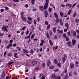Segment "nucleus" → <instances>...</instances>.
Returning <instances> with one entry per match:
<instances>
[{
    "label": "nucleus",
    "mask_w": 79,
    "mask_h": 79,
    "mask_svg": "<svg viewBox=\"0 0 79 79\" xmlns=\"http://www.w3.org/2000/svg\"><path fill=\"white\" fill-rule=\"evenodd\" d=\"M27 19L28 20H27V23L29 24H32V19L30 16L27 17Z\"/></svg>",
    "instance_id": "1"
},
{
    "label": "nucleus",
    "mask_w": 79,
    "mask_h": 79,
    "mask_svg": "<svg viewBox=\"0 0 79 79\" xmlns=\"http://www.w3.org/2000/svg\"><path fill=\"white\" fill-rule=\"evenodd\" d=\"M8 26L7 25L6 26H5V25H3L2 27V31H6V29H8Z\"/></svg>",
    "instance_id": "2"
},
{
    "label": "nucleus",
    "mask_w": 79,
    "mask_h": 79,
    "mask_svg": "<svg viewBox=\"0 0 79 79\" xmlns=\"http://www.w3.org/2000/svg\"><path fill=\"white\" fill-rule=\"evenodd\" d=\"M50 59H48L47 62V65L48 67H49L51 64V61Z\"/></svg>",
    "instance_id": "3"
},
{
    "label": "nucleus",
    "mask_w": 79,
    "mask_h": 79,
    "mask_svg": "<svg viewBox=\"0 0 79 79\" xmlns=\"http://www.w3.org/2000/svg\"><path fill=\"white\" fill-rule=\"evenodd\" d=\"M21 18L23 22H24V23H25V22H27V18H26V17H21Z\"/></svg>",
    "instance_id": "4"
},
{
    "label": "nucleus",
    "mask_w": 79,
    "mask_h": 79,
    "mask_svg": "<svg viewBox=\"0 0 79 79\" xmlns=\"http://www.w3.org/2000/svg\"><path fill=\"white\" fill-rule=\"evenodd\" d=\"M32 31L31 32L29 35L27 37H25L24 39H29V38L31 37V35H32Z\"/></svg>",
    "instance_id": "5"
},
{
    "label": "nucleus",
    "mask_w": 79,
    "mask_h": 79,
    "mask_svg": "<svg viewBox=\"0 0 79 79\" xmlns=\"http://www.w3.org/2000/svg\"><path fill=\"white\" fill-rule=\"evenodd\" d=\"M66 44L69 47H73L72 44H71V41H68L67 42Z\"/></svg>",
    "instance_id": "6"
},
{
    "label": "nucleus",
    "mask_w": 79,
    "mask_h": 79,
    "mask_svg": "<svg viewBox=\"0 0 79 79\" xmlns=\"http://www.w3.org/2000/svg\"><path fill=\"white\" fill-rule=\"evenodd\" d=\"M39 8L40 10H42V11H43V10H45L44 6H40L39 7Z\"/></svg>",
    "instance_id": "7"
},
{
    "label": "nucleus",
    "mask_w": 79,
    "mask_h": 79,
    "mask_svg": "<svg viewBox=\"0 0 79 79\" xmlns=\"http://www.w3.org/2000/svg\"><path fill=\"white\" fill-rule=\"evenodd\" d=\"M12 46L13 44L12 43H10L6 46V48H7V49H9V48H10V47H11Z\"/></svg>",
    "instance_id": "8"
},
{
    "label": "nucleus",
    "mask_w": 79,
    "mask_h": 79,
    "mask_svg": "<svg viewBox=\"0 0 79 79\" xmlns=\"http://www.w3.org/2000/svg\"><path fill=\"white\" fill-rule=\"evenodd\" d=\"M44 14L45 16V17L47 18L48 14V11L47 10H45L44 12Z\"/></svg>",
    "instance_id": "9"
},
{
    "label": "nucleus",
    "mask_w": 79,
    "mask_h": 79,
    "mask_svg": "<svg viewBox=\"0 0 79 79\" xmlns=\"http://www.w3.org/2000/svg\"><path fill=\"white\" fill-rule=\"evenodd\" d=\"M59 20L60 24V26H63L64 23L63 22V20L61 19H60Z\"/></svg>",
    "instance_id": "10"
},
{
    "label": "nucleus",
    "mask_w": 79,
    "mask_h": 79,
    "mask_svg": "<svg viewBox=\"0 0 79 79\" xmlns=\"http://www.w3.org/2000/svg\"><path fill=\"white\" fill-rule=\"evenodd\" d=\"M74 64L73 62H71L70 64V68L72 69L74 68Z\"/></svg>",
    "instance_id": "11"
},
{
    "label": "nucleus",
    "mask_w": 79,
    "mask_h": 79,
    "mask_svg": "<svg viewBox=\"0 0 79 79\" xmlns=\"http://www.w3.org/2000/svg\"><path fill=\"white\" fill-rule=\"evenodd\" d=\"M44 8L45 10H47V9L48 7V4L45 3L44 6Z\"/></svg>",
    "instance_id": "12"
},
{
    "label": "nucleus",
    "mask_w": 79,
    "mask_h": 79,
    "mask_svg": "<svg viewBox=\"0 0 79 79\" xmlns=\"http://www.w3.org/2000/svg\"><path fill=\"white\" fill-rule=\"evenodd\" d=\"M5 76V72H3L1 75V78H2V79H4Z\"/></svg>",
    "instance_id": "13"
},
{
    "label": "nucleus",
    "mask_w": 79,
    "mask_h": 79,
    "mask_svg": "<svg viewBox=\"0 0 79 79\" xmlns=\"http://www.w3.org/2000/svg\"><path fill=\"white\" fill-rule=\"evenodd\" d=\"M57 32L58 33H60V34H63V31L62 30H60L59 29L57 30Z\"/></svg>",
    "instance_id": "14"
},
{
    "label": "nucleus",
    "mask_w": 79,
    "mask_h": 79,
    "mask_svg": "<svg viewBox=\"0 0 79 79\" xmlns=\"http://www.w3.org/2000/svg\"><path fill=\"white\" fill-rule=\"evenodd\" d=\"M52 77L53 79H56L57 76L55 74H52Z\"/></svg>",
    "instance_id": "15"
},
{
    "label": "nucleus",
    "mask_w": 79,
    "mask_h": 79,
    "mask_svg": "<svg viewBox=\"0 0 79 79\" xmlns=\"http://www.w3.org/2000/svg\"><path fill=\"white\" fill-rule=\"evenodd\" d=\"M69 78V74L67 73L65 75V77L64 78V79H68Z\"/></svg>",
    "instance_id": "16"
},
{
    "label": "nucleus",
    "mask_w": 79,
    "mask_h": 79,
    "mask_svg": "<svg viewBox=\"0 0 79 79\" xmlns=\"http://www.w3.org/2000/svg\"><path fill=\"white\" fill-rule=\"evenodd\" d=\"M66 58L65 57L63 56L62 57V63H64L65 61H66Z\"/></svg>",
    "instance_id": "17"
},
{
    "label": "nucleus",
    "mask_w": 79,
    "mask_h": 79,
    "mask_svg": "<svg viewBox=\"0 0 79 79\" xmlns=\"http://www.w3.org/2000/svg\"><path fill=\"white\" fill-rule=\"evenodd\" d=\"M32 63L33 66H36L37 65V62L35 61H33L32 62Z\"/></svg>",
    "instance_id": "18"
},
{
    "label": "nucleus",
    "mask_w": 79,
    "mask_h": 79,
    "mask_svg": "<svg viewBox=\"0 0 79 79\" xmlns=\"http://www.w3.org/2000/svg\"><path fill=\"white\" fill-rule=\"evenodd\" d=\"M54 63L55 64H58V60L56 59H54Z\"/></svg>",
    "instance_id": "19"
},
{
    "label": "nucleus",
    "mask_w": 79,
    "mask_h": 79,
    "mask_svg": "<svg viewBox=\"0 0 79 79\" xmlns=\"http://www.w3.org/2000/svg\"><path fill=\"white\" fill-rule=\"evenodd\" d=\"M66 6H69L70 8H72V4L67 3L66 4Z\"/></svg>",
    "instance_id": "20"
},
{
    "label": "nucleus",
    "mask_w": 79,
    "mask_h": 79,
    "mask_svg": "<svg viewBox=\"0 0 79 79\" xmlns=\"http://www.w3.org/2000/svg\"><path fill=\"white\" fill-rule=\"evenodd\" d=\"M72 42L73 45H74L76 44V41L75 40H73L72 41Z\"/></svg>",
    "instance_id": "21"
},
{
    "label": "nucleus",
    "mask_w": 79,
    "mask_h": 79,
    "mask_svg": "<svg viewBox=\"0 0 79 79\" xmlns=\"http://www.w3.org/2000/svg\"><path fill=\"white\" fill-rule=\"evenodd\" d=\"M73 37H76V35H76V31H73Z\"/></svg>",
    "instance_id": "22"
},
{
    "label": "nucleus",
    "mask_w": 79,
    "mask_h": 79,
    "mask_svg": "<svg viewBox=\"0 0 79 79\" xmlns=\"http://www.w3.org/2000/svg\"><path fill=\"white\" fill-rule=\"evenodd\" d=\"M24 12L22 11L20 13V16L21 18H22V17H23L24 15Z\"/></svg>",
    "instance_id": "23"
},
{
    "label": "nucleus",
    "mask_w": 79,
    "mask_h": 79,
    "mask_svg": "<svg viewBox=\"0 0 79 79\" xmlns=\"http://www.w3.org/2000/svg\"><path fill=\"white\" fill-rule=\"evenodd\" d=\"M46 35H47V38L48 39H50V36H49V34H48V31H47V34H45Z\"/></svg>",
    "instance_id": "24"
},
{
    "label": "nucleus",
    "mask_w": 79,
    "mask_h": 79,
    "mask_svg": "<svg viewBox=\"0 0 79 79\" xmlns=\"http://www.w3.org/2000/svg\"><path fill=\"white\" fill-rule=\"evenodd\" d=\"M23 51H24V52H23V53H25V54H26V53H28L29 52V51H28V50H26V49H23Z\"/></svg>",
    "instance_id": "25"
},
{
    "label": "nucleus",
    "mask_w": 79,
    "mask_h": 79,
    "mask_svg": "<svg viewBox=\"0 0 79 79\" xmlns=\"http://www.w3.org/2000/svg\"><path fill=\"white\" fill-rule=\"evenodd\" d=\"M54 15L55 17L56 18H58V14H57V13L55 12L54 13Z\"/></svg>",
    "instance_id": "26"
},
{
    "label": "nucleus",
    "mask_w": 79,
    "mask_h": 79,
    "mask_svg": "<svg viewBox=\"0 0 79 79\" xmlns=\"http://www.w3.org/2000/svg\"><path fill=\"white\" fill-rule=\"evenodd\" d=\"M60 22V19H58V17L56 18L55 22L59 23Z\"/></svg>",
    "instance_id": "27"
},
{
    "label": "nucleus",
    "mask_w": 79,
    "mask_h": 79,
    "mask_svg": "<svg viewBox=\"0 0 79 79\" xmlns=\"http://www.w3.org/2000/svg\"><path fill=\"white\" fill-rule=\"evenodd\" d=\"M14 63V62L13 61H11V62H9L7 64V65L8 66H10L11 64H12Z\"/></svg>",
    "instance_id": "28"
},
{
    "label": "nucleus",
    "mask_w": 79,
    "mask_h": 79,
    "mask_svg": "<svg viewBox=\"0 0 79 79\" xmlns=\"http://www.w3.org/2000/svg\"><path fill=\"white\" fill-rule=\"evenodd\" d=\"M48 11H49L50 13H51V12H52V11H53V9L51 7H49L48 9Z\"/></svg>",
    "instance_id": "29"
},
{
    "label": "nucleus",
    "mask_w": 79,
    "mask_h": 79,
    "mask_svg": "<svg viewBox=\"0 0 79 79\" xmlns=\"http://www.w3.org/2000/svg\"><path fill=\"white\" fill-rule=\"evenodd\" d=\"M72 11V10H71V9L69 11V12H68V13H67L68 15H70V14H71Z\"/></svg>",
    "instance_id": "30"
},
{
    "label": "nucleus",
    "mask_w": 79,
    "mask_h": 79,
    "mask_svg": "<svg viewBox=\"0 0 79 79\" xmlns=\"http://www.w3.org/2000/svg\"><path fill=\"white\" fill-rule=\"evenodd\" d=\"M53 32L54 33H56V27H54L53 29Z\"/></svg>",
    "instance_id": "31"
},
{
    "label": "nucleus",
    "mask_w": 79,
    "mask_h": 79,
    "mask_svg": "<svg viewBox=\"0 0 79 79\" xmlns=\"http://www.w3.org/2000/svg\"><path fill=\"white\" fill-rule=\"evenodd\" d=\"M73 76V72L70 71L69 72V76L71 77Z\"/></svg>",
    "instance_id": "32"
},
{
    "label": "nucleus",
    "mask_w": 79,
    "mask_h": 79,
    "mask_svg": "<svg viewBox=\"0 0 79 79\" xmlns=\"http://www.w3.org/2000/svg\"><path fill=\"white\" fill-rule=\"evenodd\" d=\"M75 23H76L77 24L79 23V19H75Z\"/></svg>",
    "instance_id": "33"
},
{
    "label": "nucleus",
    "mask_w": 79,
    "mask_h": 79,
    "mask_svg": "<svg viewBox=\"0 0 79 79\" xmlns=\"http://www.w3.org/2000/svg\"><path fill=\"white\" fill-rule=\"evenodd\" d=\"M31 3L32 5H34V3H35V1L34 0H31Z\"/></svg>",
    "instance_id": "34"
},
{
    "label": "nucleus",
    "mask_w": 79,
    "mask_h": 79,
    "mask_svg": "<svg viewBox=\"0 0 79 79\" xmlns=\"http://www.w3.org/2000/svg\"><path fill=\"white\" fill-rule=\"evenodd\" d=\"M61 76H64V72L63 71L62 73L60 74Z\"/></svg>",
    "instance_id": "35"
},
{
    "label": "nucleus",
    "mask_w": 79,
    "mask_h": 79,
    "mask_svg": "<svg viewBox=\"0 0 79 79\" xmlns=\"http://www.w3.org/2000/svg\"><path fill=\"white\" fill-rule=\"evenodd\" d=\"M67 35H66L65 33H64L63 34V37L64 38L66 39V38L67 37Z\"/></svg>",
    "instance_id": "36"
},
{
    "label": "nucleus",
    "mask_w": 79,
    "mask_h": 79,
    "mask_svg": "<svg viewBox=\"0 0 79 79\" xmlns=\"http://www.w3.org/2000/svg\"><path fill=\"white\" fill-rule=\"evenodd\" d=\"M35 35L34 34L32 35L31 37V39H33L34 37H35Z\"/></svg>",
    "instance_id": "37"
},
{
    "label": "nucleus",
    "mask_w": 79,
    "mask_h": 79,
    "mask_svg": "<svg viewBox=\"0 0 79 79\" xmlns=\"http://www.w3.org/2000/svg\"><path fill=\"white\" fill-rule=\"evenodd\" d=\"M49 42L51 45H53V43H52V40H49Z\"/></svg>",
    "instance_id": "38"
},
{
    "label": "nucleus",
    "mask_w": 79,
    "mask_h": 79,
    "mask_svg": "<svg viewBox=\"0 0 79 79\" xmlns=\"http://www.w3.org/2000/svg\"><path fill=\"white\" fill-rule=\"evenodd\" d=\"M34 24L35 25H36L37 24V20L35 19L33 21Z\"/></svg>",
    "instance_id": "39"
},
{
    "label": "nucleus",
    "mask_w": 79,
    "mask_h": 79,
    "mask_svg": "<svg viewBox=\"0 0 79 79\" xmlns=\"http://www.w3.org/2000/svg\"><path fill=\"white\" fill-rule=\"evenodd\" d=\"M54 66L53 65H51L49 67V69H54Z\"/></svg>",
    "instance_id": "40"
},
{
    "label": "nucleus",
    "mask_w": 79,
    "mask_h": 79,
    "mask_svg": "<svg viewBox=\"0 0 79 79\" xmlns=\"http://www.w3.org/2000/svg\"><path fill=\"white\" fill-rule=\"evenodd\" d=\"M65 26L66 27H69V24H68V23H67L65 24Z\"/></svg>",
    "instance_id": "41"
},
{
    "label": "nucleus",
    "mask_w": 79,
    "mask_h": 79,
    "mask_svg": "<svg viewBox=\"0 0 79 79\" xmlns=\"http://www.w3.org/2000/svg\"><path fill=\"white\" fill-rule=\"evenodd\" d=\"M34 53V51L33 50V49L31 50L30 51V53L31 54H33Z\"/></svg>",
    "instance_id": "42"
},
{
    "label": "nucleus",
    "mask_w": 79,
    "mask_h": 79,
    "mask_svg": "<svg viewBox=\"0 0 79 79\" xmlns=\"http://www.w3.org/2000/svg\"><path fill=\"white\" fill-rule=\"evenodd\" d=\"M7 54V52L6 51H5L4 52V55H3V56L4 57H5V56Z\"/></svg>",
    "instance_id": "43"
},
{
    "label": "nucleus",
    "mask_w": 79,
    "mask_h": 79,
    "mask_svg": "<svg viewBox=\"0 0 79 79\" xmlns=\"http://www.w3.org/2000/svg\"><path fill=\"white\" fill-rule=\"evenodd\" d=\"M50 24H49L47 27V30H48L49 29H50Z\"/></svg>",
    "instance_id": "44"
},
{
    "label": "nucleus",
    "mask_w": 79,
    "mask_h": 79,
    "mask_svg": "<svg viewBox=\"0 0 79 79\" xmlns=\"http://www.w3.org/2000/svg\"><path fill=\"white\" fill-rule=\"evenodd\" d=\"M4 42L6 44H8V40H4Z\"/></svg>",
    "instance_id": "45"
},
{
    "label": "nucleus",
    "mask_w": 79,
    "mask_h": 79,
    "mask_svg": "<svg viewBox=\"0 0 79 79\" xmlns=\"http://www.w3.org/2000/svg\"><path fill=\"white\" fill-rule=\"evenodd\" d=\"M58 48V46H56V47H53V50H56V49H57Z\"/></svg>",
    "instance_id": "46"
},
{
    "label": "nucleus",
    "mask_w": 79,
    "mask_h": 79,
    "mask_svg": "<svg viewBox=\"0 0 79 79\" xmlns=\"http://www.w3.org/2000/svg\"><path fill=\"white\" fill-rule=\"evenodd\" d=\"M33 11H37V9L36 8L34 7L32 9Z\"/></svg>",
    "instance_id": "47"
},
{
    "label": "nucleus",
    "mask_w": 79,
    "mask_h": 79,
    "mask_svg": "<svg viewBox=\"0 0 79 79\" xmlns=\"http://www.w3.org/2000/svg\"><path fill=\"white\" fill-rule=\"evenodd\" d=\"M60 15L61 16H62V17H63V12H60Z\"/></svg>",
    "instance_id": "48"
},
{
    "label": "nucleus",
    "mask_w": 79,
    "mask_h": 79,
    "mask_svg": "<svg viewBox=\"0 0 79 79\" xmlns=\"http://www.w3.org/2000/svg\"><path fill=\"white\" fill-rule=\"evenodd\" d=\"M66 41H69V37H67L66 38Z\"/></svg>",
    "instance_id": "49"
},
{
    "label": "nucleus",
    "mask_w": 79,
    "mask_h": 79,
    "mask_svg": "<svg viewBox=\"0 0 79 79\" xmlns=\"http://www.w3.org/2000/svg\"><path fill=\"white\" fill-rule=\"evenodd\" d=\"M29 29H27V31H26V35H28L29 34Z\"/></svg>",
    "instance_id": "50"
},
{
    "label": "nucleus",
    "mask_w": 79,
    "mask_h": 79,
    "mask_svg": "<svg viewBox=\"0 0 79 79\" xmlns=\"http://www.w3.org/2000/svg\"><path fill=\"white\" fill-rule=\"evenodd\" d=\"M26 27L25 26L23 27L21 29V31H24L25 30V29H26Z\"/></svg>",
    "instance_id": "51"
},
{
    "label": "nucleus",
    "mask_w": 79,
    "mask_h": 79,
    "mask_svg": "<svg viewBox=\"0 0 79 79\" xmlns=\"http://www.w3.org/2000/svg\"><path fill=\"white\" fill-rule=\"evenodd\" d=\"M45 79V76L44 75H43L41 78V79Z\"/></svg>",
    "instance_id": "52"
},
{
    "label": "nucleus",
    "mask_w": 79,
    "mask_h": 79,
    "mask_svg": "<svg viewBox=\"0 0 79 79\" xmlns=\"http://www.w3.org/2000/svg\"><path fill=\"white\" fill-rule=\"evenodd\" d=\"M11 55H12V54H11V53L10 52H9L8 55H7V56H11Z\"/></svg>",
    "instance_id": "53"
},
{
    "label": "nucleus",
    "mask_w": 79,
    "mask_h": 79,
    "mask_svg": "<svg viewBox=\"0 0 79 79\" xmlns=\"http://www.w3.org/2000/svg\"><path fill=\"white\" fill-rule=\"evenodd\" d=\"M64 73H65V74H67V69H64Z\"/></svg>",
    "instance_id": "54"
},
{
    "label": "nucleus",
    "mask_w": 79,
    "mask_h": 79,
    "mask_svg": "<svg viewBox=\"0 0 79 79\" xmlns=\"http://www.w3.org/2000/svg\"><path fill=\"white\" fill-rule=\"evenodd\" d=\"M14 2H19V0H13Z\"/></svg>",
    "instance_id": "55"
},
{
    "label": "nucleus",
    "mask_w": 79,
    "mask_h": 79,
    "mask_svg": "<svg viewBox=\"0 0 79 79\" xmlns=\"http://www.w3.org/2000/svg\"><path fill=\"white\" fill-rule=\"evenodd\" d=\"M4 8H5L6 10H9V8L7 7L6 6L4 7Z\"/></svg>",
    "instance_id": "56"
},
{
    "label": "nucleus",
    "mask_w": 79,
    "mask_h": 79,
    "mask_svg": "<svg viewBox=\"0 0 79 79\" xmlns=\"http://www.w3.org/2000/svg\"><path fill=\"white\" fill-rule=\"evenodd\" d=\"M49 35L51 36V35H52L53 34V33H52V32L50 31L49 32Z\"/></svg>",
    "instance_id": "57"
},
{
    "label": "nucleus",
    "mask_w": 79,
    "mask_h": 79,
    "mask_svg": "<svg viewBox=\"0 0 79 79\" xmlns=\"http://www.w3.org/2000/svg\"><path fill=\"white\" fill-rule=\"evenodd\" d=\"M5 35V34L3 33H0V37L1 36H3Z\"/></svg>",
    "instance_id": "58"
},
{
    "label": "nucleus",
    "mask_w": 79,
    "mask_h": 79,
    "mask_svg": "<svg viewBox=\"0 0 79 79\" xmlns=\"http://www.w3.org/2000/svg\"><path fill=\"white\" fill-rule=\"evenodd\" d=\"M57 66L59 67H61V63H59L57 64Z\"/></svg>",
    "instance_id": "59"
},
{
    "label": "nucleus",
    "mask_w": 79,
    "mask_h": 79,
    "mask_svg": "<svg viewBox=\"0 0 79 79\" xmlns=\"http://www.w3.org/2000/svg\"><path fill=\"white\" fill-rule=\"evenodd\" d=\"M49 3V0H46V3H45L48 4Z\"/></svg>",
    "instance_id": "60"
},
{
    "label": "nucleus",
    "mask_w": 79,
    "mask_h": 79,
    "mask_svg": "<svg viewBox=\"0 0 79 79\" xmlns=\"http://www.w3.org/2000/svg\"><path fill=\"white\" fill-rule=\"evenodd\" d=\"M37 21H38V22H40V18H38L37 19Z\"/></svg>",
    "instance_id": "61"
},
{
    "label": "nucleus",
    "mask_w": 79,
    "mask_h": 79,
    "mask_svg": "<svg viewBox=\"0 0 79 79\" xmlns=\"http://www.w3.org/2000/svg\"><path fill=\"white\" fill-rule=\"evenodd\" d=\"M76 16V13L75 12L73 15V17H75Z\"/></svg>",
    "instance_id": "62"
},
{
    "label": "nucleus",
    "mask_w": 79,
    "mask_h": 79,
    "mask_svg": "<svg viewBox=\"0 0 79 79\" xmlns=\"http://www.w3.org/2000/svg\"><path fill=\"white\" fill-rule=\"evenodd\" d=\"M41 43H42V44H44L45 41L43 40H42L41 41Z\"/></svg>",
    "instance_id": "63"
},
{
    "label": "nucleus",
    "mask_w": 79,
    "mask_h": 79,
    "mask_svg": "<svg viewBox=\"0 0 79 79\" xmlns=\"http://www.w3.org/2000/svg\"><path fill=\"white\" fill-rule=\"evenodd\" d=\"M61 79V77L60 76H59L58 77V76H57L56 77V79Z\"/></svg>",
    "instance_id": "64"
}]
</instances>
